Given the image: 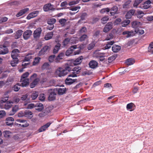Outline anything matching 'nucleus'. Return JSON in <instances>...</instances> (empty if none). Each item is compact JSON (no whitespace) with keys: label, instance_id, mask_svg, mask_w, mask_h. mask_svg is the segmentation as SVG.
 <instances>
[{"label":"nucleus","instance_id":"obj_52","mask_svg":"<svg viewBox=\"0 0 153 153\" xmlns=\"http://www.w3.org/2000/svg\"><path fill=\"white\" fill-rule=\"evenodd\" d=\"M109 19L108 16H105L102 18L101 19L102 23L103 24L105 23L106 22L109 20Z\"/></svg>","mask_w":153,"mask_h":153},{"label":"nucleus","instance_id":"obj_58","mask_svg":"<svg viewBox=\"0 0 153 153\" xmlns=\"http://www.w3.org/2000/svg\"><path fill=\"white\" fill-rule=\"evenodd\" d=\"M66 22V20L65 19H60L59 22L62 26H64Z\"/></svg>","mask_w":153,"mask_h":153},{"label":"nucleus","instance_id":"obj_9","mask_svg":"<svg viewBox=\"0 0 153 153\" xmlns=\"http://www.w3.org/2000/svg\"><path fill=\"white\" fill-rule=\"evenodd\" d=\"M54 8L53 5L51 3H48L45 4L43 7V10L45 12H48L49 10H53Z\"/></svg>","mask_w":153,"mask_h":153},{"label":"nucleus","instance_id":"obj_63","mask_svg":"<svg viewBox=\"0 0 153 153\" xmlns=\"http://www.w3.org/2000/svg\"><path fill=\"white\" fill-rule=\"evenodd\" d=\"M19 53V51L17 49H13L12 51L11 54L19 55L18 53Z\"/></svg>","mask_w":153,"mask_h":153},{"label":"nucleus","instance_id":"obj_55","mask_svg":"<svg viewBox=\"0 0 153 153\" xmlns=\"http://www.w3.org/2000/svg\"><path fill=\"white\" fill-rule=\"evenodd\" d=\"M55 55H51L50 56L48 57V61L51 62H52L55 59Z\"/></svg>","mask_w":153,"mask_h":153},{"label":"nucleus","instance_id":"obj_61","mask_svg":"<svg viewBox=\"0 0 153 153\" xmlns=\"http://www.w3.org/2000/svg\"><path fill=\"white\" fill-rule=\"evenodd\" d=\"M80 0H76V1H73L70 2L68 3V5L70 6H71L78 4L79 1Z\"/></svg>","mask_w":153,"mask_h":153},{"label":"nucleus","instance_id":"obj_12","mask_svg":"<svg viewBox=\"0 0 153 153\" xmlns=\"http://www.w3.org/2000/svg\"><path fill=\"white\" fill-rule=\"evenodd\" d=\"M77 48V45H74L71 46L69 49H68L65 52V55L66 56H69L71 54L74 49H76Z\"/></svg>","mask_w":153,"mask_h":153},{"label":"nucleus","instance_id":"obj_16","mask_svg":"<svg viewBox=\"0 0 153 153\" xmlns=\"http://www.w3.org/2000/svg\"><path fill=\"white\" fill-rule=\"evenodd\" d=\"M118 8L117 6H114L110 9L111 12L110 13L111 16H114L115 14L118 13Z\"/></svg>","mask_w":153,"mask_h":153},{"label":"nucleus","instance_id":"obj_13","mask_svg":"<svg viewBox=\"0 0 153 153\" xmlns=\"http://www.w3.org/2000/svg\"><path fill=\"white\" fill-rule=\"evenodd\" d=\"M70 77H72V76H69V75L68 76V77L65 79V83L66 85H71L73 84L74 82H76L77 79H73Z\"/></svg>","mask_w":153,"mask_h":153},{"label":"nucleus","instance_id":"obj_17","mask_svg":"<svg viewBox=\"0 0 153 153\" xmlns=\"http://www.w3.org/2000/svg\"><path fill=\"white\" fill-rule=\"evenodd\" d=\"M51 124V123L49 122L47 123L45 125L40 127L38 130V131L39 132H41L45 131L49 127Z\"/></svg>","mask_w":153,"mask_h":153},{"label":"nucleus","instance_id":"obj_62","mask_svg":"<svg viewBox=\"0 0 153 153\" xmlns=\"http://www.w3.org/2000/svg\"><path fill=\"white\" fill-rule=\"evenodd\" d=\"M87 36L86 34L82 35L79 38V40L81 42L84 41L87 38Z\"/></svg>","mask_w":153,"mask_h":153},{"label":"nucleus","instance_id":"obj_8","mask_svg":"<svg viewBox=\"0 0 153 153\" xmlns=\"http://www.w3.org/2000/svg\"><path fill=\"white\" fill-rule=\"evenodd\" d=\"M113 25L112 23L110 22L108 23L104 27L103 31L105 33H107L112 28Z\"/></svg>","mask_w":153,"mask_h":153},{"label":"nucleus","instance_id":"obj_4","mask_svg":"<svg viewBox=\"0 0 153 153\" xmlns=\"http://www.w3.org/2000/svg\"><path fill=\"white\" fill-rule=\"evenodd\" d=\"M9 50L5 44H0V55H4L7 53Z\"/></svg>","mask_w":153,"mask_h":153},{"label":"nucleus","instance_id":"obj_37","mask_svg":"<svg viewBox=\"0 0 153 153\" xmlns=\"http://www.w3.org/2000/svg\"><path fill=\"white\" fill-rule=\"evenodd\" d=\"M130 20L128 19L123 20L122 22L121 26L123 27H126L130 23Z\"/></svg>","mask_w":153,"mask_h":153},{"label":"nucleus","instance_id":"obj_31","mask_svg":"<svg viewBox=\"0 0 153 153\" xmlns=\"http://www.w3.org/2000/svg\"><path fill=\"white\" fill-rule=\"evenodd\" d=\"M33 116V113L31 111H25V117L28 119L31 118Z\"/></svg>","mask_w":153,"mask_h":153},{"label":"nucleus","instance_id":"obj_36","mask_svg":"<svg viewBox=\"0 0 153 153\" xmlns=\"http://www.w3.org/2000/svg\"><path fill=\"white\" fill-rule=\"evenodd\" d=\"M126 62L128 65H133L135 62V60L132 58H129L127 59Z\"/></svg>","mask_w":153,"mask_h":153},{"label":"nucleus","instance_id":"obj_26","mask_svg":"<svg viewBox=\"0 0 153 153\" xmlns=\"http://www.w3.org/2000/svg\"><path fill=\"white\" fill-rule=\"evenodd\" d=\"M140 25V22L137 21H135L132 22L131 25L133 28H138Z\"/></svg>","mask_w":153,"mask_h":153},{"label":"nucleus","instance_id":"obj_51","mask_svg":"<svg viewBox=\"0 0 153 153\" xmlns=\"http://www.w3.org/2000/svg\"><path fill=\"white\" fill-rule=\"evenodd\" d=\"M96 44L94 42H93L89 45L88 47V50L92 49L94 48Z\"/></svg>","mask_w":153,"mask_h":153},{"label":"nucleus","instance_id":"obj_14","mask_svg":"<svg viewBox=\"0 0 153 153\" xmlns=\"http://www.w3.org/2000/svg\"><path fill=\"white\" fill-rule=\"evenodd\" d=\"M98 65V62L94 60H91L88 64L89 67L92 69H94L97 67Z\"/></svg>","mask_w":153,"mask_h":153},{"label":"nucleus","instance_id":"obj_18","mask_svg":"<svg viewBox=\"0 0 153 153\" xmlns=\"http://www.w3.org/2000/svg\"><path fill=\"white\" fill-rule=\"evenodd\" d=\"M135 10L132 9L129 10L127 12L126 15L125 16L126 19H130L133 15L134 16Z\"/></svg>","mask_w":153,"mask_h":153},{"label":"nucleus","instance_id":"obj_43","mask_svg":"<svg viewBox=\"0 0 153 153\" xmlns=\"http://www.w3.org/2000/svg\"><path fill=\"white\" fill-rule=\"evenodd\" d=\"M114 43V41H112L110 42H108L107 44L105 47V48L106 49H109L111 47V46Z\"/></svg>","mask_w":153,"mask_h":153},{"label":"nucleus","instance_id":"obj_30","mask_svg":"<svg viewBox=\"0 0 153 153\" xmlns=\"http://www.w3.org/2000/svg\"><path fill=\"white\" fill-rule=\"evenodd\" d=\"M121 49V47L120 46L114 45H113L112 48V51L114 52H117Z\"/></svg>","mask_w":153,"mask_h":153},{"label":"nucleus","instance_id":"obj_49","mask_svg":"<svg viewBox=\"0 0 153 153\" xmlns=\"http://www.w3.org/2000/svg\"><path fill=\"white\" fill-rule=\"evenodd\" d=\"M56 20L55 19L52 18L49 20L47 22V23L48 25H53L56 22Z\"/></svg>","mask_w":153,"mask_h":153},{"label":"nucleus","instance_id":"obj_1","mask_svg":"<svg viewBox=\"0 0 153 153\" xmlns=\"http://www.w3.org/2000/svg\"><path fill=\"white\" fill-rule=\"evenodd\" d=\"M70 64H67L65 65L64 68L61 67L59 68L56 70V73L59 76L62 77L66 75L68 73L72 70V68L70 66H72Z\"/></svg>","mask_w":153,"mask_h":153},{"label":"nucleus","instance_id":"obj_34","mask_svg":"<svg viewBox=\"0 0 153 153\" xmlns=\"http://www.w3.org/2000/svg\"><path fill=\"white\" fill-rule=\"evenodd\" d=\"M49 113V111L47 110H45L39 114L38 116L40 117H44L47 115Z\"/></svg>","mask_w":153,"mask_h":153},{"label":"nucleus","instance_id":"obj_48","mask_svg":"<svg viewBox=\"0 0 153 153\" xmlns=\"http://www.w3.org/2000/svg\"><path fill=\"white\" fill-rule=\"evenodd\" d=\"M41 58L40 57H37L35 58L33 62V65H36L39 63Z\"/></svg>","mask_w":153,"mask_h":153},{"label":"nucleus","instance_id":"obj_42","mask_svg":"<svg viewBox=\"0 0 153 153\" xmlns=\"http://www.w3.org/2000/svg\"><path fill=\"white\" fill-rule=\"evenodd\" d=\"M39 95V93L37 91H34L32 93L31 97L33 100H35L38 97Z\"/></svg>","mask_w":153,"mask_h":153},{"label":"nucleus","instance_id":"obj_39","mask_svg":"<svg viewBox=\"0 0 153 153\" xmlns=\"http://www.w3.org/2000/svg\"><path fill=\"white\" fill-rule=\"evenodd\" d=\"M13 102L12 101H7L4 105L6 109H9L12 106V104Z\"/></svg>","mask_w":153,"mask_h":153},{"label":"nucleus","instance_id":"obj_35","mask_svg":"<svg viewBox=\"0 0 153 153\" xmlns=\"http://www.w3.org/2000/svg\"><path fill=\"white\" fill-rule=\"evenodd\" d=\"M49 48L48 46H45L44 47L39 51V54H44L47 51Z\"/></svg>","mask_w":153,"mask_h":153},{"label":"nucleus","instance_id":"obj_45","mask_svg":"<svg viewBox=\"0 0 153 153\" xmlns=\"http://www.w3.org/2000/svg\"><path fill=\"white\" fill-rule=\"evenodd\" d=\"M29 73L28 72H26L24 73L21 76V80L23 79H28L27 78L29 75Z\"/></svg>","mask_w":153,"mask_h":153},{"label":"nucleus","instance_id":"obj_41","mask_svg":"<svg viewBox=\"0 0 153 153\" xmlns=\"http://www.w3.org/2000/svg\"><path fill=\"white\" fill-rule=\"evenodd\" d=\"M70 39L69 38H67L63 40L62 44L64 47H65L69 43L70 41Z\"/></svg>","mask_w":153,"mask_h":153},{"label":"nucleus","instance_id":"obj_40","mask_svg":"<svg viewBox=\"0 0 153 153\" xmlns=\"http://www.w3.org/2000/svg\"><path fill=\"white\" fill-rule=\"evenodd\" d=\"M94 54L96 57L100 58V61H102L104 60V58L101 55V53L100 52L95 53Z\"/></svg>","mask_w":153,"mask_h":153},{"label":"nucleus","instance_id":"obj_44","mask_svg":"<svg viewBox=\"0 0 153 153\" xmlns=\"http://www.w3.org/2000/svg\"><path fill=\"white\" fill-rule=\"evenodd\" d=\"M100 31L99 30H97L94 33L93 36V37L95 39V38H98L100 34Z\"/></svg>","mask_w":153,"mask_h":153},{"label":"nucleus","instance_id":"obj_27","mask_svg":"<svg viewBox=\"0 0 153 153\" xmlns=\"http://www.w3.org/2000/svg\"><path fill=\"white\" fill-rule=\"evenodd\" d=\"M61 44L60 43H57L53 49V53L54 54L57 53L60 49Z\"/></svg>","mask_w":153,"mask_h":153},{"label":"nucleus","instance_id":"obj_60","mask_svg":"<svg viewBox=\"0 0 153 153\" xmlns=\"http://www.w3.org/2000/svg\"><path fill=\"white\" fill-rule=\"evenodd\" d=\"M134 104L133 103H130L127 104L126 105V108L128 110L131 109L133 108V106Z\"/></svg>","mask_w":153,"mask_h":153},{"label":"nucleus","instance_id":"obj_33","mask_svg":"<svg viewBox=\"0 0 153 153\" xmlns=\"http://www.w3.org/2000/svg\"><path fill=\"white\" fill-rule=\"evenodd\" d=\"M53 34V33L52 32L48 33L45 36V39L46 40L51 39L52 38Z\"/></svg>","mask_w":153,"mask_h":153},{"label":"nucleus","instance_id":"obj_11","mask_svg":"<svg viewBox=\"0 0 153 153\" xmlns=\"http://www.w3.org/2000/svg\"><path fill=\"white\" fill-rule=\"evenodd\" d=\"M83 56H80L77 58H76V59H75L73 61V63H72L71 64L70 63H69V64H70L71 65H72L73 64L74 65H78L82 62V60L83 59Z\"/></svg>","mask_w":153,"mask_h":153},{"label":"nucleus","instance_id":"obj_22","mask_svg":"<svg viewBox=\"0 0 153 153\" xmlns=\"http://www.w3.org/2000/svg\"><path fill=\"white\" fill-rule=\"evenodd\" d=\"M29 10V8H25L21 10L16 14V16L19 17L25 14Z\"/></svg>","mask_w":153,"mask_h":153},{"label":"nucleus","instance_id":"obj_38","mask_svg":"<svg viewBox=\"0 0 153 153\" xmlns=\"http://www.w3.org/2000/svg\"><path fill=\"white\" fill-rule=\"evenodd\" d=\"M19 60L18 59H12L10 62V64L13 67H15L19 63Z\"/></svg>","mask_w":153,"mask_h":153},{"label":"nucleus","instance_id":"obj_3","mask_svg":"<svg viewBox=\"0 0 153 153\" xmlns=\"http://www.w3.org/2000/svg\"><path fill=\"white\" fill-rule=\"evenodd\" d=\"M16 121L21 124H17V126L20 128H26L28 127L29 124L27 121L25 120L17 119Z\"/></svg>","mask_w":153,"mask_h":153},{"label":"nucleus","instance_id":"obj_59","mask_svg":"<svg viewBox=\"0 0 153 153\" xmlns=\"http://www.w3.org/2000/svg\"><path fill=\"white\" fill-rule=\"evenodd\" d=\"M19 84L17 83L13 86V89L15 91H18L19 90L20 88L18 86Z\"/></svg>","mask_w":153,"mask_h":153},{"label":"nucleus","instance_id":"obj_64","mask_svg":"<svg viewBox=\"0 0 153 153\" xmlns=\"http://www.w3.org/2000/svg\"><path fill=\"white\" fill-rule=\"evenodd\" d=\"M39 100L42 101H44L45 99V97L44 94H43L39 95Z\"/></svg>","mask_w":153,"mask_h":153},{"label":"nucleus","instance_id":"obj_28","mask_svg":"<svg viewBox=\"0 0 153 153\" xmlns=\"http://www.w3.org/2000/svg\"><path fill=\"white\" fill-rule=\"evenodd\" d=\"M8 96L7 95H5V96L1 98L0 100V107L3 105L2 104L6 102L8 100Z\"/></svg>","mask_w":153,"mask_h":153},{"label":"nucleus","instance_id":"obj_21","mask_svg":"<svg viewBox=\"0 0 153 153\" xmlns=\"http://www.w3.org/2000/svg\"><path fill=\"white\" fill-rule=\"evenodd\" d=\"M35 109L39 111H42L44 109L43 105L41 103H36L35 106Z\"/></svg>","mask_w":153,"mask_h":153},{"label":"nucleus","instance_id":"obj_6","mask_svg":"<svg viewBox=\"0 0 153 153\" xmlns=\"http://www.w3.org/2000/svg\"><path fill=\"white\" fill-rule=\"evenodd\" d=\"M32 32L30 30H28L25 31L23 33V38L25 40H27L32 35Z\"/></svg>","mask_w":153,"mask_h":153},{"label":"nucleus","instance_id":"obj_7","mask_svg":"<svg viewBox=\"0 0 153 153\" xmlns=\"http://www.w3.org/2000/svg\"><path fill=\"white\" fill-rule=\"evenodd\" d=\"M42 29L39 27L36 28L34 31L33 33V36L34 39L39 38L42 33Z\"/></svg>","mask_w":153,"mask_h":153},{"label":"nucleus","instance_id":"obj_5","mask_svg":"<svg viewBox=\"0 0 153 153\" xmlns=\"http://www.w3.org/2000/svg\"><path fill=\"white\" fill-rule=\"evenodd\" d=\"M74 71L72 74L69 75V76H72L73 77H76L77 74H79L81 71V68L79 66L74 68L72 69Z\"/></svg>","mask_w":153,"mask_h":153},{"label":"nucleus","instance_id":"obj_32","mask_svg":"<svg viewBox=\"0 0 153 153\" xmlns=\"http://www.w3.org/2000/svg\"><path fill=\"white\" fill-rule=\"evenodd\" d=\"M20 82H22V87H26L29 85V79H20Z\"/></svg>","mask_w":153,"mask_h":153},{"label":"nucleus","instance_id":"obj_56","mask_svg":"<svg viewBox=\"0 0 153 153\" xmlns=\"http://www.w3.org/2000/svg\"><path fill=\"white\" fill-rule=\"evenodd\" d=\"M137 33H138L140 35H141L143 34L144 33V31L142 29L140 30L139 28H136Z\"/></svg>","mask_w":153,"mask_h":153},{"label":"nucleus","instance_id":"obj_10","mask_svg":"<svg viewBox=\"0 0 153 153\" xmlns=\"http://www.w3.org/2000/svg\"><path fill=\"white\" fill-rule=\"evenodd\" d=\"M55 89L56 92H57L58 94L60 95L66 94V91L68 90V88H56Z\"/></svg>","mask_w":153,"mask_h":153},{"label":"nucleus","instance_id":"obj_46","mask_svg":"<svg viewBox=\"0 0 153 153\" xmlns=\"http://www.w3.org/2000/svg\"><path fill=\"white\" fill-rule=\"evenodd\" d=\"M10 132L9 131H5L3 132L4 137L6 138H8L10 136Z\"/></svg>","mask_w":153,"mask_h":153},{"label":"nucleus","instance_id":"obj_24","mask_svg":"<svg viewBox=\"0 0 153 153\" xmlns=\"http://www.w3.org/2000/svg\"><path fill=\"white\" fill-rule=\"evenodd\" d=\"M23 31L22 30H17L14 35V38L16 39H18L20 37L22 34Z\"/></svg>","mask_w":153,"mask_h":153},{"label":"nucleus","instance_id":"obj_20","mask_svg":"<svg viewBox=\"0 0 153 153\" xmlns=\"http://www.w3.org/2000/svg\"><path fill=\"white\" fill-rule=\"evenodd\" d=\"M14 118L11 117H7L6 120V124L8 126H11L13 124Z\"/></svg>","mask_w":153,"mask_h":153},{"label":"nucleus","instance_id":"obj_25","mask_svg":"<svg viewBox=\"0 0 153 153\" xmlns=\"http://www.w3.org/2000/svg\"><path fill=\"white\" fill-rule=\"evenodd\" d=\"M151 3V2L150 0H148L146 1L143 5V8L144 9H147L149 8L150 6V4Z\"/></svg>","mask_w":153,"mask_h":153},{"label":"nucleus","instance_id":"obj_23","mask_svg":"<svg viewBox=\"0 0 153 153\" xmlns=\"http://www.w3.org/2000/svg\"><path fill=\"white\" fill-rule=\"evenodd\" d=\"M144 14L143 11L137 10L136 12H134V16H136L138 18L140 19L143 17Z\"/></svg>","mask_w":153,"mask_h":153},{"label":"nucleus","instance_id":"obj_57","mask_svg":"<svg viewBox=\"0 0 153 153\" xmlns=\"http://www.w3.org/2000/svg\"><path fill=\"white\" fill-rule=\"evenodd\" d=\"M87 14L86 13H82L80 16V19L82 20H84L85 19V18L87 17Z\"/></svg>","mask_w":153,"mask_h":153},{"label":"nucleus","instance_id":"obj_47","mask_svg":"<svg viewBox=\"0 0 153 153\" xmlns=\"http://www.w3.org/2000/svg\"><path fill=\"white\" fill-rule=\"evenodd\" d=\"M131 2V1L130 0H128L126 1L123 5V8H125L128 7Z\"/></svg>","mask_w":153,"mask_h":153},{"label":"nucleus","instance_id":"obj_29","mask_svg":"<svg viewBox=\"0 0 153 153\" xmlns=\"http://www.w3.org/2000/svg\"><path fill=\"white\" fill-rule=\"evenodd\" d=\"M19 107L17 105H15L14 107H13L11 111L9 113L10 115H14L18 110Z\"/></svg>","mask_w":153,"mask_h":153},{"label":"nucleus","instance_id":"obj_54","mask_svg":"<svg viewBox=\"0 0 153 153\" xmlns=\"http://www.w3.org/2000/svg\"><path fill=\"white\" fill-rule=\"evenodd\" d=\"M50 64L48 62L44 63L42 66V68L45 69L48 68L50 66Z\"/></svg>","mask_w":153,"mask_h":153},{"label":"nucleus","instance_id":"obj_50","mask_svg":"<svg viewBox=\"0 0 153 153\" xmlns=\"http://www.w3.org/2000/svg\"><path fill=\"white\" fill-rule=\"evenodd\" d=\"M143 0H135L133 4L134 7L137 8L138 4L141 2Z\"/></svg>","mask_w":153,"mask_h":153},{"label":"nucleus","instance_id":"obj_2","mask_svg":"<svg viewBox=\"0 0 153 153\" xmlns=\"http://www.w3.org/2000/svg\"><path fill=\"white\" fill-rule=\"evenodd\" d=\"M48 93V99L49 101H53L56 100L57 94L55 89H49Z\"/></svg>","mask_w":153,"mask_h":153},{"label":"nucleus","instance_id":"obj_53","mask_svg":"<svg viewBox=\"0 0 153 153\" xmlns=\"http://www.w3.org/2000/svg\"><path fill=\"white\" fill-rule=\"evenodd\" d=\"M110 11V9L108 8H103L101 10L100 12L102 13H104L105 12L107 13H108Z\"/></svg>","mask_w":153,"mask_h":153},{"label":"nucleus","instance_id":"obj_15","mask_svg":"<svg viewBox=\"0 0 153 153\" xmlns=\"http://www.w3.org/2000/svg\"><path fill=\"white\" fill-rule=\"evenodd\" d=\"M39 13L38 11H35L29 13L27 17V19L29 20L31 18H33L36 16Z\"/></svg>","mask_w":153,"mask_h":153},{"label":"nucleus","instance_id":"obj_19","mask_svg":"<svg viewBox=\"0 0 153 153\" xmlns=\"http://www.w3.org/2000/svg\"><path fill=\"white\" fill-rule=\"evenodd\" d=\"M65 56L64 53L61 52L60 53L55 59V62L56 63L60 62V60L63 59V57Z\"/></svg>","mask_w":153,"mask_h":153}]
</instances>
